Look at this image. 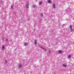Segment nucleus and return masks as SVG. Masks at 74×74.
Here are the masks:
<instances>
[{
  "label": "nucleus",
  "instance_id": "f257e3e1",
  "mask_svg": "<svg viewBox=\"0 0 74 74\" xmlns=\"http://www.w3.org/2000/svg\"><path fill=\"white\" fill-rule=\"evenodd\" d=\"M26 7L27 8H29V2L27 3H26Z\"/></svg>",
  "mask_w": 74,
  "mask_h": 74
},
{
  "label": "nucleus",
  "instance_id": "f03ea898",
  "mask_svg": "<svg viewBox=\"0 0 74 74\" xmlns=\"http://www.w3.org/2000/svg\"><path fill=\"white\" fill-rule=\"evenodd\" d=\"M70 28L71 29V31H72V29H73V28H72V26H71V25H70Z\"/></svg>",
  "mask_w": 74,
  "mask_h": 74
},
{
  "label": "nucleus",
  "instance_id": "7ed1b4c3",
  "mask_svg": "<svg viewBox=\"0 0 74 74\" xmlns=\"http://www.w3.org/2000/svg\"><path fill=\"white\" fill-rule=\"evenodd\" d=\"M42 1H40L39 2V5H41L42 4Z\"/></svg>",
  "mask_w": 74,
  "mask_h": 74
},
{
  "label": "nucleus",
  "instance_id": "20e7f679",
  "mask_svg": "<svg viewBox=\"0 0 74 74\" xmlns=\"http://www.w3.org/2000/svg\"><path fill=\"white\" fill-rule=\"evenodd\" d=\"M34 44L35 45H36V44H37V40H35Z\"/></svg>",
  "mask_w": 74,
  "mask_h": 74
},
{
  "label": "nucleus",
  "instance_id": "39448f33",
  "mask_svg": "<svg viewBox=\"0 0 74 74\" xmlns=\"http://www.w3.org/2000/svg\"><path fill=\"white\" fill-rule=\"evenodd\" d=\"M52 6L54 8H55V4H53Z\"/></svg>",
  "mask_w": 74,
  "mask_h": 74
},
{
  "label": "nucleus",
  "instance_id": "423d86ee",
  "mask_svg": "<svg viewBox=\"0 0 74 74\" xmlns=\"http://www.w3.org/2000/svg\"><path fill=\"white\" fill-rule=\"evenodd\" d=\"M36 6V5L33 4L32 6V7L33 8H35Z\"/></svg>",
  "mask_w": 74,
  "mask_h": 74
},
{
  "label": "nucleus",
  "instance_id": "0eeeda50",
  "mask_svg": "<svg viewBox=\"0 0 74 74\" xmlns=\"http://www.w3.org/2000/svg\"><path fill=\"white\" fill-rule=\"evenodd\" d=\"M22 65L21 64H19V67L20 68H21L22 67Z\"/></svg>",
  "mask_w": 74,
  "mask_h": 74
},
{
  "label": "nucleus",
  "instance_id": "6e6552de",
  "mask_svg": "<svg viewBox=\"0 0 74 74\" xmlns=\"http://www.w3.org/2000/svg\"><path fill=\"white\" fill-rule=\"evenodd\" d=\"M62 66L63 67H67V65H65L64 64H63Z\"/></svg>",
  "mask_w": 74,
  "mask_h": 74
},
{
  "label": "nucleus",
  "instance_id": "1a4fd4ad",
  "mask_svg": "<svg viewBox=\"0 0 74 74\" xmlns=\"http://www.w3.org/2000/svg\"><path fill=\"white\" fill-rule=\"evenodd\" d=\"M58 52L59 53H62V50H60Z\"/></svg>",
  "mask_w": 74,
  "mask_h": 74
},
{
  "label": "nucleus",
  "instance_id": "9d476101",
  "mask_svg": "<svg viewBox=\"0 0 74 74\" xmlns=\"http://www.w3.org/2000/svg\"><path fill=\"white\" fill-rule=\"evenodd\" d=\"M28 45V44L26 43H25L24 44V46H27Z\"/></svg>",
  "mask_w": 74,
  "mask_h": 74
},
{
  "label": "nucleus",
  "instance_id": "9b49d317",
  "mask_svg": "<svg viewBox=\"0 0 74 74\" xmlns=\"http://www.w3.org/2000/svg\"><path fill=\"white\" fill-rule=\"evenodd\" d=\"M71 57V55H69L68 56V58L69 59V58H70Z\"/></svg>",
  "mask_w": 74,
  "mask_h": 74
},
{
  "label": "nucleus",
  "instance_id": "f8f14e48",
  "mask_svg": "<svg viewBox=\"0 0 74 74\" xmlns=\"http://www.w3.org/2000/svg\"><path fill=\"white\" fill-rule=\"evenodd\" d=\"M51 0H49L48 1V3H51Z\"/></svg>",
  "mask_w": 74,
  "mask_h": 74
},
{
  "label": "nucleus",
  "instance_id": "ddd939ff",
  "mask_svg": "<svg viewBox=\"0 0 74 74\" xmlns=\"http://www.w3.org/2000/svg\"><path fill=\"white\" fill-rule=\"evenodd\" d=\"M5 48V47L4 46H2V48L3 49H4Z\"/></svg>",
  "mask_w": 74,
  "mask_h": 74
},
{
  "label": "nucleus",
  "instance_id": "4468645a",
  "mask_svg": "<svg viewBox=\"0 0 74 74\" xmlns=\"http://www.w3.org/2000/svg\"><path fill=\"white\" fill-rule=\"evenodd\" d=\"M41 48L42 49H44V51H46V49H45L43 48V47H41Z\"/></svg>",
  "mask_w": 74,
  "mask_h": 74
},
{
  "label": "nucleus",
  "instance_id": "2eb2a0df",
  "mask_svg": "<svg viewBox=\"0 0 74 74\" xmlns=\"http://www.w3.org/2000/svg\"><path fill=\"white\" fill-rule=\"evenodd\" d=\"M41 16L42 17L43 16V14L42 13L41 14Z\"/></svg>",
  "mask_w": 74,
  "mask_h": 74
},
{
  "label": "nucleus",
  "instance_id": "dca6fc26",
  "mask_svg": "<svg viewBox=\"0 0 74 74\" xmlns=\"http://www.w3.org/2000/svg\"><path fill=\"white\" fill-rule=\"evenodd\" d=\"M38 46H39V47H41V46H40L38 45Z\"/></svg>",
  "mask_w": 74,
  "mask_h": 74
},
{
  "label": "nucleus",
  "instance_id": "f3484780",
  "mask_svg": "<svg viewBox=\"0 0 74 74\" xmlns=\"http://www.w3.org/2000/svg\"><path fill=\"white\" fill-rule=\"evenodd\" d=\"M6 41H8V39H6Z\"/></svg>",
  "mask_w": 74,
  "mask_h": 74
},
{
  "label": "nucleus",
  "instance_id": "a211bd4d",
  "mask_svg": "<svg viewBox=\"0 0 74 74\" xmlns=\"http://www.w3.org/2000/svg\"><path fill=\"white\" fill-rule=\"evenodd\" d=\"M12 7H13V6H12V5L11 6V8L12 9Z\"/></svg>",
  "mask_w": 74,
  "mask_h": 74
},
{
  "label": "nucleus",
  "instance_id": "6ab92c4d",
  "mask_svg": "<svg viewBox=\"0 0 74 74\" xmlns=\"http://www.w3.org/2000/svg\"><path fill=\"white\" fill-rule=\"evenodd\" d=\"M40 21H42V19H40Z\"/></svg>",
  "mask_w": 74,
  "mask_h": 74
},
{
  "label": "nucleus",
  "instance_id": "aec40b11",
  "mask_svg": "<svg viewBox=\"0 0 74 74\" xmlns=\"http://www.w3.org/2000/svg\"><path fill=\"white\" fill-rule=\"evenodd\" d=\"M49 52H51V51H49Z\"/></svg>",
  "mask_w": 74,
  "mask_h": 74
},
{
  "label": "nucleus",
  "instance_id": "412c9836",
  "mask_svg": "<svg viewBox=\"0 0 74 74\" xmlns=\"http://www.w3.org/2000/svg\"><path fill=\"white\" fill-rule=\"evenodd\" d=\"M49 53H51V52H49Z\"/></svg>",
  "mask_w": 74,
  "mask_h": 74
}]
</instances>
